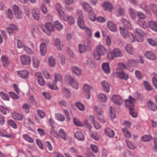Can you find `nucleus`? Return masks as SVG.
<instances>
[{
  "label": "nucleus",
  "instance_id": "1",
  "mask_svg": "<svg viewBox=\"0 0 157 157\" xmlns=\"http://www.w3.org/2000/svg\"><path fill=\"white\" fill-rule=\"evenodd\" d=\"M106 53L105 48L103 46L99 45L96 47V49L94 52V56L95 59L99 60L101 56H104Z\"/></svg>",
  "mask_w": 157,
  "mask_h": 157
},
{
  "label": "nucleus",
  "instance_id": "2",
  "mask_svg": "<svg viewBox=\"0 0 157 157\" xmlns=\"http://www.w3.org/2000/svg\"><path fill=\"white\" fill-rule=\"evenodd\" d=\"M123 56L121 51L118 48L114 49L112 52H108L107 57L109 60H112L116 57H121Z\"/></svg>",
  "mask_w": 157,
  "mask_h": 157
},
{
  "label": "nucleus",
  "instance_id": "3",
  "mask_svg": "<svg viewBox=\"0 0 157 157\" xmlns=\"http://www.w3.org/2000/svg\"><path fill=\"white\" fill-rule=\"evenodd\" d=\"M137 13V15L139 17V19L137 21V24L144 29L146 28L148 25L143 20L146 18V16L141 12H138Z\"/></svg>",
  "mask_w": 157,
  "mask_h": 157
},
{
  "label": "nucleus",
  "instance_id": "4",
  "mask_svg": "<svg viewBox=\"0 0 157 157\" xmlns=\"http://www.w3.org/2000/svg\"><path fill=\"white\" fill-rule=\"evenodd\" d=\"M41 29L48 35H50V32L53 31L54 26L50 23H47L46 25H42L41 27Z\"/></svg>",
  "mask_w": 157,
  "mask_h": 157
},
{
  "label": "nucleus",
  "instance_id": "5",
  "mask_svg": "<svg viewBox=\"0 0 157 157\" xmlns=\"http://www.w3.org/2000/svg\"><path fill=\"white\" fill-rule=\"evenodd\" d=\"M66 79L68 81L69 84L74 88L77 89L79 87L78 83L70 75L66 76Z\"/></svg>",
  "mask_w": 157,
  "mask_h": 157
},
{
  "label": "nucleus",
  "instance_id": "6",
  "mask_svg": "<svg viewBox=\"0 0 157 157\" xmlns=\"http://www.w3.org/2000/svg\"><path fill=\"white\" fill-rule=\"evenodd\" d=\"M135 101V99L130 95L129 97V99H126L124 102L126 106L130 109V108H134Z\"/></svg>",
  "mask_w": 157,
  "mask_h": 157
},
{
  "label": "nucleus",
  "instance_id": "7",
  "mask_svg": "<svg viewBox=\"0 0 157 157\" xmlns=\"http://www.w3.org/2000/svg\"><path fill=\"white\" fill-rule=\"evenodd\" d=\"M113 102L116 105H121L123 103L122 98L119 95H114L111 98Z\"/></svg>",
  "mask_w": 157,
  "mask_h": 157
},
{
  "label": "nucleus",
  "instance_id": "8",
  "mask_svg": "<svg viewBox=\"0 0 157 157\" xmlns=\"http://www.w3.org/2000/svg\"><path fill=\"white\" fill-rule=\"evenodd\" d=\"M20 59L21 63L23 65H29L30 63V58L27 55H23L21 56L20 57Z\"/></svg>",
  "mask_w": 157,
  "mask_h": 157
},
{
  "label": "nucleus",
  "instance_id": "9",
  "mask_svg": "<svg viewBox=\"0 0 157 157\" xmlns=\"http://www.w3.org/2000/svg\"><path fill=\"white\" fill-rule=\"evenodd\" d=\"M144 55L147 59L151 60H155L157 58L155 54L151 51L146 52L144 53Z\"/></svg>",
  "mask_w": 157,
  "mask_h": 157
},
{
  "label": "nucleus",
  "instance_id": "10",
  "mask_svg": "<svg viewBox=\"0 0 157 157\" xmlns=\"http://www.w3.org/2000/svg\"><path fill=\"white\" fill-rule=\"evenodd\" d=\"M107 27L111 31L115 32L117 30L116 25L112 21H109L107 22Z\"/></svg>",
  "mask_w": 157,
  "mask_h": 157
},
{
  "label": "nucleus",
  "instance_id": "11",
  "mask_svg": "<svg viewBox=\"0 0 157 157\" xmlns=\"http://www.w3.org/2000/svg\"><path fill=\"white\" fill-rule=\"evenodd\" d=\"M147 108L153 111H155L157 110V107L151 100H149L147 103Z\"/></svg>",
  "mask_w": 157,
  "mask_h": 157
},
{
  "label": "nucleus",
  "instance_id": "12",
  "mask_svg": "<svg viewBox=\"0 0 157 157\" xmlns=\"http://www.w3.org/2000/svg\"><path fill=\"white\" fill-rule=\"evenodd\" d=\"M8 33L10 36L12 35L14 32L17 30L16 26L13 24H11L9 25L6 29Z\"/></svg>",
  "mask_w": 157,
  "mask_h": 157
},
{
  "label": "nucleus",
  "instance_id": "13",
  "mask_svg": "<svg viewBox=\"0 0 157 157\" xmlns=\"http://www.w3.org/2000/svg\"><path fill=\"white\" fill-rule=\"evenodd\" d=\"M13 9L14 14L17 17L18 19H21L22 17L21 12L19 10L18 6L16 5L13 6Z\"/></svg>",
  "mask_w": 157,
  "mask_h": 157
},
{
  "label": "nucleus",
  "instance_id": "14",
  "mask_svg": "<svg viewBox=\"0 0 157 157\" xmlns=\"http://www.w3.org/2000/svg\"><path fill=\"white\" fill-rule=\"evenodd\" d=\"M61 18L65 21H68V23L70 24H73L75 22L72 16H67L65 14L62 16Z\"/></svg>",
  "mask_w": 157,
  "mask_h": 157
},
{
  "label": "nucleus",
  "instance_id": "15",
  "mask_svg": "<svg viewBox=\"0 0 157 157\" xmlns=\"http://www.w3.org/2000/svg\"><path fill=\"white\" fill-rule=\"evenodd\" d=\"M102 6L105 10L110 11L112 10V6L109 2H105L102 4Z\"/></svg>",
  "mask_w": 157,
  "mask_h": 157
},
{
  "label": "nucleus",
  "instance_id": "16",
  "mask_svg": "<svg viewBox=\"0 0 157 157\" xmlns=\"http://www.w3.org/2000/svg\"><path fill=\"white\" fill-rule=\"evenodd\" d=\"M17 74L18 76L24 79L26 78L28 76L29 72L26 70H22L17 71Z\"/></svg>",
  "mask_w": 157,
  "mask_h": 157
},
{
  "label": "nucleus",
  "instance_id": "17",
  "mask_svg": "<svg viewBox=\"0 0 157 157\" xmlns=\"http://www.w3.org/2000/svg\"><path fill=\"white\" fill-rule=\"evenodd\" d=\"M117 76L121 79L127 80L128 78V75L122 71L118 72L117 71Z\"/></svg>",
  "mask_w": 157,
  "mask_h": 157
},
{
  "label": "nucleus",
  "instance_id": "18",
  "mask_svg": "<svg viewBox=\"0 0 157 157\" xmlns=\"http://www.w3.org/2000/svg\"><path fill=\"white\" fill-rule=\"evenodd\" d=\"M74 135L75 138L79 140L83 141L85 140L84 136L80 132H77L75 133Z\"/></svg>",
  "mask_w": 157,
  "mask_h": 157
},
{
  "label": "nucleus",
  "instance_id": "19",
  "mask_svg": "<svg viewBox=\"0 0 157 157\" xmlns=\"http://www.w3.org/2000/svg\"><path fill=\"white\" fill-rule=\"evenodd\" d=\"M59 136L64 141L67 140V135L64 130L63 129H60L59 132Z\"/></svg>",
  "mask_w": 157,
  "mask_h": 157
},
{
  "label": "nucleus",
  "instance_id": "20",
  "mask_svg": "<svg viewBox=\"0 0 157 157\" xmlns=\"http://www.w3.org/2000/svg\"><path fill=\"white\" fill-rule=\"evenodd\" d=\"M56 8L60 18L63 15H65L64 13L62 10V7L60 4L59 3H57L56 4Z\"/></svg>",
  "mask_w": 157,
  "mask_h": 157
},
{
  "label": "nucleus",
  "instance_id": "21",
  "mask_svg": "<svg viewBox=\"0 0 157 157\" xmlns=\"http://www.w3.org/2000/svg\"><path fill=\"white\" fill-rule=\"evenodd\" d=\"M105 134L110 138L113 137L114 135V131L109 128H107L105 130Z\"/></svg>",
  "mask_w": 157,
  "mask_h": 157
},
{
  "label": "nucleus",
  "instance_id": "22",
  "mask_svg": "<svg viewBox=\"0 0 157 157\" xmlns=\"http://www.w3.org/2000/svg\"><path fill=\"white\" fill-rule=\"evenodd\" d=\"M32 13L34 18L36 20H39L40 16V13L38 10L33 9L32 11Z\"/></svg>",
  "mask_w": 157,
  "mask_h": 157
},
{
  "label": "nucleus",
  "instance_id": "23",
  "mask_svg": "<svg viewBox=\"0 0 157 157\" xmlns=\"http://www.w3.org/2000/svg\"><path fill=\"white\" fill-rule=\"evenodd\" d=\"M101 84L104 90L108 93L109 92V85L105 81H102Z\"/></svg>",
  "mask_w": 157,
  "mask_h": 157
},
{
  "label": "nucleus",
  "instance_id": "24",
  "mask_svg": "<svg viewBox=\"0 0 157 157\" xmlns=\"http://www.w3.org/2000/svg\"><path fill=\"white\" fill-rule=\"evenodd\" d=\"M40 49L41 54L42 56H44L47 52V48L45 44L42 43L40 45Z\"/></svg>",
  "mask_w": 157,
  "mask_h": 157
},
{
  "label": "nucleus",
  "instance_id": "25",
  "mask_svg": "<svg viewBox=\"0 0 157 157\" xmlns=\"http://www.w3.org/2000/svg\"><path fill=\"white\" fill-rule=\"evenodd\" d=\"M156 23L154 21H151L149 22V26L150 28L155 31H157V21Z\"/></svg>",
  "mask_w": 157,
  "mask_h": 157
},
{
  "label": "nucleus",
  "instance_id": "26",
  "mask_svg": "<svg viewBox=\"0 0 157 157\" xmlns=\"http://www.w3.org/2000/svg\"><path fill=\"white\" fill-rule=\"evenodd\" d=\"M119 29L120 30V33L124 37L127 38L128 37V33L126 29L121 27H119Z\"/></svg>",
  "mask_w": 157,
  "mask_h": 157
},
{
  "label": "nucleus",
  "instance_id": "27",
  "mask_svg": "<svg viewBox=\"0 0 157 157\" xmlns=\"http://www.w3.org/2000/svg\"><path fill=\"white\" fill-rule=\"evenodd\" d=\"M77 23L79 27L81 29L85 28V25L84 21L81 17H78L77 19Z\"/></svg>",
  "mask_w": 157,
  "mask_h": 157
},
{
  "label": "nucleus",
  "instance_id": "28",
  "mask_svg": "<svg viewBox=\"0 0 157 157\" xmlns=\"http://www.w3.org/2000/svg\"><path fill=\"white\" fill-rule=\"evenodd\" d=\"M36 76L37 78L38 82L39 84L41 86H44L45 83V81L41 75L37 74H36Z\"/></svg>",
  "mask_w": 157,
  "mask_h": 157
},
{
  "label": "nucleus",
  "instance_id": "29",
  "mask_svg": "<svg viewBox=\"0 0 157 157\" xmlns=\"http://www.w3.org/2000/svg\"><path fill=\"white\" fill-rule=\"evenodd\" d=\"M122 22L124 26L126 28L131 29L132 28L130 23L128 20L125 19H122Z\"/></svg>",
  "mask_w": 157,
  "mask_h": 157
},
{
  "label": "nucleus",
  "instance_id": "30",
  "mask_svg": "<svg viewBox=\"0 0 157 157\" xmlns=\"http://www.w3.org/2000/svg\"><path fill=\"white\" fill-rule=\"evenodd\" d=\"M102 68L103 71L106 73H109L110 71V68L109 64L108 63H104L103 64Z\"/></svg>",
  "mask_w": 157,
  "mask_h": 157
},
{
  "label": "nucleus",
  "instance_id": "31",
  "mask_svg": "<svg viewBox=\"0 0 157 157\" xmlns=\"http://www.w3.org/2000/svg\"><path fill=\"white\" fill-rule=\"evenodd\" d=\"M93 89V87L87 84H85L84 86L83 90L85 93H88Z\"/></svg>",
  "mask_w": 157,
  "mask_h": 157
},
{
  "label": "nucleus",
  "instance_id": "32",
  "mask_svg": "<svg viewBox=\"0 0 157 157\" xmlns=\"http://www.w3.org/2000/svg\"><path fill=\"white\" fill-rule=\"evenodd\" d=\"M12 115L13 118L15 120L21 121L23 119V117L22 115L16 112L13 113L12 114Z\"/></svg>",
  "mask_w": 157,
  "mask_h": 157
},
{
  "label": "nucleus",
  "instance_id": "33",
  "mask_svg": "<svg viewBox=\"0 0 157 157\" xmlns=\"http://www.w3.org/2000/svg\"><path fill=\"white\" fill-rule=\"evenodd\" d=\"M129 110L130 113L132 117L136 118L137 117V112L134 108H130Z\"/></svg>",
  "mask_w": 157,
  "mask_h": 157
},
{
  "label": "nucleus",
  "instance_id": "34",
  "mask_svg": "<svg viewBox=\"0 0 157 157\" xmlns=\"http://www.w3.org/2000/svg\"><path fill=\"white\" fill-rule=\"evenodd\" d=\"M33 66L34 67L37 68L39 67L40 62L37 58L35 57H33Z\"/></svg>",
  "mask_w": 157,
  "mask_h": 157
},
{
  "label": "nucleus",
  "instance_id": "35",
  "mask_svg": "<svg viewBox=\"0 0 157 157\" xmlns=\"http://www.w3.org/2000/svg\"><path fill=\"white\" fill-rule=\"evenodd\" d=\"M50 65L52 67H54L56 64L55 60L52 56H50L48 59Z\"/></svg>",
  "mask_w": 157,
  "mask_h": 157
},
{
  "label": "nucleus",
  "instance_id": "36",
  "mask_svg": "<svg viewBox=\"0 0 157 157\" xmlns=\"http://www.w3.org/2000/svg\"><path fill=\"white\" fill-rule=\"evenodd\" d=\"M55 45L57 47L58 50H61V49L62 45L60 43V41L59 39L57 38L55 40Z\"/></svg>",
  "mask_w": 157,
  "mask_h": 157
},
{
  "label": "nucleus",
  "instance_id": "37",
  "mask_svg": "<svg viewBox=\"0 0 157 157\" xmlns=\"http://www.w3.org/2000/svg\"><path fill=\"white\" fill-rule=\"evenodd\" d=\"M109 114L112 119L115 118L116 117L114 109L111 106L110 107Z\"/></svg>",
  "mask_w": 157,
  "mask_h": 157
},
{
  "label": "nucleus",
  "instance_id": "38",
  "mask_svg": "<svg viewBox=\"0 0 157 157\" xmlns=\"http://www.w3.org/2000/svg\"><path fill=\"white\" fill-rule=\"evenodd\" d=\"M126 50L127 52L129 54H132L133 51L132 46L130 44H127L126 46Z\"/></svg>",
  "mask_w": 157,
  "mask_h": 157
},
{
  "label": "nucleus",
  "instance_id": "39",
  "mask_svg": "<svg viewBox=\"0 0 157 157\" xmlns=\"http://www.w3.org/2000/svg\"><path fill=\"white\" fill-rule=\"evenodd\" d=\"M135 33L136 36H144V35L145 34V33L143 31L139 29H136Z\"/></svg>",
  "mask_w": 157,
  "mask_h": 157
},
{
  "label": "nucleus",
  "instance_id": "40",
  "mask_svg": "<svg viewBox=\"0 0 157 157\" xmlns=\"http://www.w3.org/2000/svg\"><path fill=\"white\" fill-rule=\"evenodd\" d=\"M129 12L131 17L133 19H136V15L134 10L132 8H130Z\"/></svg>",
  "mask_w": 157,
  "mask_h": 157
},
{
  "label": "nucleus",
  "instance_id": "41",
  "mask_svg": "<svg viewBox=\"0 0 157 157\" xmlns=\"http://www.w3.org/2000/svg\"><path fill=\"white\" fill-rule=\"evenodd\" d=\"M56 118L59 121H63L65 120V117L64 115L60 114L56 115Z\"/></svg>",
  "mask_w": 157,
  "mask_h": 157
},
{
  "label": "nucleus",
  "instance_id": "42",
  "mask_svg": "<svg viewBox=\"0 0 157 157\" xmlns=\"http://www.w3.org/2000/svg\"><path fill=\"white\" fill-rule=\"evenodd\" d=\"M151 139V136L148 135H145L141 138L142 140L144 142L149 141Z\"/></svg>",
  "mask_w": 157,
  "mask_h": 157
},
{
  "label": "nucleus",
  "instance_id": "43",
  "mask_svg": "<svg viewBox=\"0 0 157 157\" xmlns=\"http://www.w3.org/2000/svg\"><path fill=\"white\" fill-rule=\"evenodd\" d=\"M23 137L24 140L28 142L32 143L33 142V139L28 135L24 134L23 135Z\"/></svg>",
  "mask_w": 157,
  "mask_h": 157
},
{
  "label": "nucleus",
  "instance_id": "44",
  "mask_svg": "<svg viewBox=\"0 0 157 157\" xmlns=\"http://www.w3.org/2000/svg\"><path fill=\"white\" fill-rule=\"evenodd\" d=\"M98 98L100 99V101L102 102H105L107 101V97L106 95L103 94H100L98 96Z\"/></svg>",
  "mask_w": 157,
  "mask_h": 157
},
{
  "label": "nucleus",
  "instance_id": "45",
  "mask_svg": "<svg viewBox=\"0 0 157 157\" xmlns=\"http://www.w3.org/2000/svg\"><path fill=\"white\" fill-rule=\"evenodd\" d=\"M1 61L3 63V66L5 67H7L9 63V61L8 59L5 56H2L1 58Z\"/></svg>",
  "mask_w": 157,
  "mask_h": 157
},
{
  "label": "nucleus",
  "instance_id": "46",
  "mask_svg": "<svg viewBox=\"0 0 157 157\" xmlns=\"http://www.w3.org/2000/svg\"><path fill=\"white\" fill-rule=\"evenodd\" d=\"M72 70L76 75H79L80 73V69L77 67L74 66L72 68Z\"/></svg>",
  "mask_w": 157,
  "mask_h": 157
},
{
  "label": "nucleus",
  "instance_id": "47",
  "mask_svg": "<svg viewBox=\"0 0 157 157\" xmlns=\"http://www.w3.org/2000/svg\"><path fill=\"white\" fill-rule=\"evenodd\" d=\"M75 106L81 111H83L84 110V107L83 104L80 102H77L75 103Z\"/></svg>",
  "mask_w": 157,
  "mask_h": 157
},
{
  "label": "nucleus",
  "instance_id": "48",
  "mask_svg": "<svg viewBox=\"0 0 157 157\" xmlns=\"http://www.w3.org/2000/svg\"><path fill=\"white\" fill-rule=\"evenodd\" d=\"M122 130L125 137L127 138H129L131 136L130 132L126 128H122Z\"/></svg>",
  "mask_w": 157,
  "mask_h": 157
},
{
  "label": "nucleus",
  "instance_id": "49",
  "mask_svg": "<svg viewBox=\"0 0 157 157\" xmlns=\"http://www.w3.org/2000/svg\"><path fill=\"white\" fill-rule=\"evenodd\" d=\"M84 45L86 48V51H89L91 50V43L90 40H87Z\"/></svg>",
  "mask_w": 157,
  "mask_h": 157
},
{
  "label": "nucleus",
  "instance_id": "50",
  "mask_svg": "<svg viewBox=\"0 0 157 157\" xmlns=\"http://www.w3.org/2000/svg\"><path fill=\"white\" fill-rule=\"evenodd\" d=\"M55 27L58 30H60L63 29V26L57 21L55 22Z\"/></svg>",
  "mask_w": 157,
  "mask_h": 157
},
{
  "label": "nucleus",
  "instance_id": "51",
  "mask_svg": "<svg viewBox=\"0 0 157 157\" xmlns=\"http://www.w3.org/2000/svg\"><path fill=\"white\" fill-rule=\"evenodd\" d=\"M124 9L122 8H119L117 10V17H119L124 15Z\"/></svg>",
  "mask_w": 157,
  "mask_h": 157
},
{
  "label": "nucleus",
  "instance_id": "52",
  "mask_svg": "<svg viewBox=\"0 0 157 157\" xmlns=\"http://www.w3.org/2000/svg\"><path fill=\"white\" fill-rule=\"evenodd\" d=\"M58 57L60 59L61 64L63 65H65V57L61 54H59Z\"/></svg>",
  "mask_w": 157,
  "mask_h": 157
},
{
  "label": "nucleus",
  "instance_id": "53",
  "mask_svg": "<svg viewBox=\"0 0 157 157\" xmlns=\"http://www.w3.org/2000/svg\"><path fill=\"white\" fill-rule=\"evenodd\" d=\"M79 52L81 53H82L85 51H86V49L85 46L82 44H79Z\"/></svg>",
  "mask_w": 157,
  "mask_h": 157
},
{
  "label": "nucleus",
  "instance_id": "54",
  "mask_svg": "<svg viewBox=\"0 0 157 157\" xmlns=\"http://www.w3.org/2000/svg\"><path fill=\"white\" fill-rule=\"evenodd\" d=\"M55 83L56 84L57 81H61L62 80V77L59 74H55Z\"/></svg>",
  "mask_w": 157,
  "mask_h": 157
},
{
  "label": "nucleus",
  "instance_id": "55",
  "mask_svg": "<svg viewBox=\"0 0 157 157\" xmlns=\"http://www.w3.org/2000/svg\"><path fill=\"white\" fill-rule=\"evenodd\" d=\"M151 8L154 13L157 16V5L152 4L151 6Z\"/></svg>",
  "mask_w": 157,
  "mask_h": 157
},
{
  "label": "nucleus",
  "instance_id": "56",
  "mask_svg": "<svg viewBox=\"0 0 157 157\" xmlns=\"http://www.w3.org/2000/svg\"><path fill=\"white\" fill-rule=\"evenodd\" d=\"M144 84L146 89L147 90L150 91L152 89V87L150 86V84L147 81H144Z\"/></svg>",
  "mask_w": 157,
  "mask_h": 157
},
{
  "label": "nucleus",
  "instance_id": "57",
  "mask_svg": "<svg viewBox=\"0 0 157 157\" xmlns=\"http://www.w3.org/2000/svg\"><path fill=\"white\" fill-rule=\"evenodd\" d=\"M0 96L3 100L9 101V97L3 92H0Z\"/></svg>",
  "mask_w": 157,
  "mask_h": 157
},
{
  "label": "nucleus",
  "instance_id": "58",
  "mask_svg": "<svg viewBox=\"0 0 157 157\" xmlns=\"http://www.w3.org/2000/svg\"><path fill=\"white\" fill-rule=\"evenodd\" d=\"M84 9L86 11H89L91 9L90 6L87 3H84L82 5Z\"/></svg>",
  "mask_w": 157,
  "mask_h": 157
},
{
  "label": "nucleus",
  "instance_id": "59",
  "mask_svg": "<svg viewBox=\"0 0 157 157\" xmlns=\"http://www.w3.org/2000/svg\"><path fill=\"white\" fill-rule=\"evenodd\" d=\"M8 122L9 124L13 128H17V125L13 121L11 120H8Z\"/></svg>",
  "mask_w": 157,
  "mask_h": 157
},
{
  "label": "nucleus",
  "instance_id": "60",
  "mask_svg": "<svg viewBox=\"0 0 157 157\" xmlns=\"http://www.w3.org/2000/svg\"><path fill=\"white\" fill-rule=\"evenodd\" d=\"M128 147L131 149L134 150L136 147V146L131 142L127 143Z\"/></svg>",
  "mask_w": 157,
  "mask_h": 157
},
{
  "label": "nucleus",
  "instance_id": "61",
  "mask_svg": "<svg viewBox=\"0 0 157 157\" xmlns=\"http://www.w3.org/2000/svg\"><path fill=\"white\" fill-rule=\"evenodd\" d=\"M95 110L97 112V113L98 115V116L102 115V114L103 112V111L102 109L99 108L98 106H96L95 107Z\"/></svg>",
  "mask_w": 157,
  "mask_h": 157
},
{
  "label": "nucleus",
  "instance_id": "62",
  "mask_svg": "<svg viewBox=\"0 0 157 157\" xmlns=\"http://www.w3.org/2000/svg\"><path fill=\"white\" fill-rule=\"evenodd\" d=\"M73 121L74 123L77 126H82L83 125L82 123L80 122L79 121L77 120L75 118L73 119Z\"/></svg>",
  "mask_w": 157,
  "mask_h": 157
},
{
  "label": "nucleus",
  "instance_id": "63",
  "mask_svg": "<svg viewBox=\"0 0 157 157\" xmlns=\"http://www.w3.org/2000/svg\"><path fill=\"white\" fill-rule=\"evenodd\" d=\"M62 91L65 94H66L67 96H70L71 94V93L68 89L65 88H63L62 89Z\"/></svg>",
  "mask_w": 157,
  "mask_h": 157
},
{
  "label": "nucleus",
  "instance_id": "64",
  "mask_svg": "<svg viewBox=\"0 0 157 157\" xmlns=\"http://www.w3.org/2000/svg\"><path fill=\"white\" fill-rule=\"evenodd\" d=\"M90 147L94 153H96L98 152V148L96 145L91 144L90 145Z\"/></svg>",
  "mask_w": 157,
  "mask_h": 157
}]
</instances>
